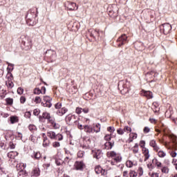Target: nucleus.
<instances>
[{"mask_svg":"<svg viewBox=\"0 0 177 177\" xmlns=\"http://www.w3.org/2000/svg\"><path fill=\"white\" fill-rule=\"evenodd\" d=\"M118 89L122 95H127L129 92V87L127 84V82L122 80L118 83Z\"/></svg>","mask_w":177,"mask_h":177,"instance_id":"obj_1","label":"nucleus"},{"mask_svg":"<svg viewBox=\"0 0 177 177\" xmlns=\"http://www.w3.org/2000/svg\"><path fill=\"white\" fill-rule=\"evenodd\" d=\"M171 30H172V26H171V24L168 23L163 24L160 26V31L162 34H165V35H167V34H169Z\"/></svg>","mask_w":177,"mask_h":177,"instance_id":"obj_2","label":"nucleus"},{"mask_svg":"<svg viewBox=\"0 0 177 177\" xmlns=\"http://www.w3.org/2000/svg\"><path fill=\"white\" fill-rule=\"evenodd\" d=\"M21 44L26 49H30V48L32 46V41L31 39L25 35H22L21 37Z\"/></svg>","mask_w":177,"mask_h":177,"instance_id":"obj_3","label":"nucleus"},{"mask_svg":"<svg viewBox=\"0 0 177 177\" xmlns=\"http://www.w3.org/2000/svg\"><path fill=\"white\" fill-rule=\"evenodd\" d=\"M7 80L6 81V85L7 86V88H8L9 89H12V88H13V86H15V84H13V75L12 74V73L8 72L7 74Z\"/></svg>","mask_w":177,"mask_h":177,"instance_id":"obj_4","label":"nucleus"},{"mask_svg":"<svg viewBox=\"0 0 177 177\" xmlns=\"http://www.w3.org/2000/svg\"><path fill=\"white\" fill-rule=\"evenodd\" d=\"M118 46L120 48L122 46V45H125L128 42V37L127 35H122L117 40Z\"/></svg>","mask_w":177,"mask_h":177,"instance_id":"obj_5","label":"nucleus"},{"mask_svg":"<svg viewBox=\"0 0 177 177\" xmlns=\"http://www.w3.org/2000/svg\"><path fill=\"white\" fill-rule=\"evenodd\" d=\"M95 172L97 175H102V176H106L107 175V171L103 169L100 165H97L95 167Z\"/></svg>","mask_w":177,"mask_h":177,"instance_id":"obj_6","label":"nucleus"},{"mask_svg":"<svg viewBox=\"0 0 177 177\" xmlns=\"http://www.w3.org/2000/svg\"><path fill=\"white\" fill-rule=\"evenodd\" d=\"M65 8H66L68 10H77V9H78L77 3L70 1L65 2Z\"/></svg>","mask_w":177,"mask_h":177,"instance_id":"obj_7","label":"nucleus"},{"mask_svg":"<svg viewBox=\"0 0 177 177\" xmlns=\"http://www.w3.org/2000/svg\"><path fill=\"white\" fill-rule=\"evenodd\" d=\"M74 167L76 171H84L85 163H84L82 161H76L74 164Z\"/></svg>","mask_w":177,"mask_h":177,"instance_id":"obj_8","label":"nucleus"},{"mask_svg":"<svg viewBox=\"0 0 177 177\" xmlns=\"http://www.w3.org/2000/svg\"><path fill=\"white\" fill-rule=\"evenodd\" d=\"M54 118L50 116V113L48 112H44L42 115L39 117V121H42L43 120H48V122L49 123V121L50 120L53 119Z\"/></svg>","mask_w":177,"mask_h":177,"instance_id":"obj_9","label":"nucleus"},{"mask_svg":"<svg viewBox=\"0 0 177 177\" xmlns=\"http://www.w3.org/2000/svg\"><path fill=\"white\" fill-rule=\"evenodd\" d=\"M46 55L47 57H50L51 60H55V59H56V51L53 50H48L46 52Z\"/></svg>","mask_w":177,"mask_h":177,"instance_id":"obj_10","label":"nucleus"},{"mask_svg":"<svg viewBox=\"0 0 177 177\" xmlns=\"http://www.w3.org/2000/svg\"><path fill=\"white\" fill-rule=\"evenodd\" d=\"M142 154L144 156V161L146 162L149 158H150V151H149V149L146 147H143L142 149Z\"/></svg>","mask_w":177,"mask_h":177,"instance_id":"obj_11","label":"nucleus"},{"mask_svg":"<svg viewBox=\"0 0 177 177\" xmlns=\"http://www.w3.org/2000/svg\"><path fill=\"white\" fill-rule=\"evenodd\" d=\"M149 146L153 148L154 151H158L160 150V147L157 145L155 140H151L149 142Z\"/></svg>","mask_w":177,"mask_h":177,"instance_id":"obj_12","label":"nucleus"},{"mask_svg":"<svg viewBox=\"0 0 177 177\" xmlns=\"http://www.w3.org/2000/svg\"><path fill=\"white\" fill-rule=\"evenodd\" d=\"M48 124H50L54 129H59L60 128V124L56 122V119H55V118H53L52 120H49Z\"/></svg>","mask_w":177,"mask_h":177,"instance_id":"obj_13","label":"nucleus"},{"mask_svg":"<svg viewBox=\"0 0 177 177\" xmlns=\"http://www.w3.org/2000/svg\"><path fill=\"white\" fill-rule=\"evenodd\" d=\"M35 18H34L33 17H32L31 18H30V15H27L26 17V23L28 24V26H35V24H37V22H35Z\"/></svg>","mask_w":177,"mask_h":177,"instance_id":"obj_14","label":"nucleus"},{"mask_svg":"<svg viewBox=\"0 0 177 177\" xmlns=\"http://www.w3.org/2000/svg\"><path fill=\"white\" fill-rule=\"evenodd\" d=\"M114 146V141H108L104 144V149L106 150H111Z\"/></svg>","mask_w":177,"mask_h":177,"instance_id":"obj_15","label":"nucleus"},{"mask_svg":"<svg viewBox=\"0 0 177 177\" xmlns=\"http://www.w3.org/2000/svg\"><path fill=\"white\" fill-rule=\"evenodd\" d=\"M40 174H41V171H39V168L38 167H34L31 172L32 176H34V177L39 176Z\"/></svg>","mask_w":177,"mask_h":177,"instance_id":"obj_16","label":"nucleus"},{"mask_svg":"<svg viewBox=\"0 0 177 177\" xmlns=\"http://www.w3.org/2000/svg\"><path fill=\"white\" fill-rule=\"evenodd\" d=\"M68 111L67 108L64 107L62 109H59L57 111V115H59V117H62V115H64Z\"/></svg>","mask_w":177,"mask_h":177,"instance_id":"obj_17","label":"nucleus"},{"mask_svg":"<svg viewBox=\"0 0 177 177\" xmlns=\"http://www.w3.org/2000/svg\"><path fill=\"white\" fill-rule=\"evenodd\" d=\"M142 94L143 96H145L147 99H153V93H151V91H142Z\"/></svg>","mask_w":177,"mask_h":177,"instance_id":"obj_18","label":"nucleus"},{"mask_svg":"<svg viewBox=\"0 0 177 177\" xmlns=\"http://www.w3.org/2000/svg\"><path fill=\"white\" fill-rule=\"evenodd\" d=\"M90 35L91 37H93V38H97L100 37V32L97 29L93 30H91Z\"/></svg>","mask_w":177,"mask_h":177,"instance_id":"obj_19","label":"nucleus"},{"mask_svg":"<svg viewBox=\"0 0 177 177\" xmlns=\"http://www.w3.org/2000/svg\"><path fill=\"white\" fill-rule=\"evenodd\" d=\"M138 138V134L135 133H131L129 134V138L128 139V143H131V142H133L135 139Z\"/></svg>","mask_w":177,"mask_h":177,"instance_id":"obj_20","label":"nucleus"},{"mask_svg":"<svg viewBox=\"0 0 177 177\" xmlns=\"http://www.w3.org/2000/svg\"><path fill=\"white\" fill-rule=\"evenodd\" d=\"M84 132H86V133H93V128L89 125H84Z\"/></svg>","mask_w":177,"mask_h":177,"instance_id":"obj_21","label":"nucleus"},{"mask_svg":"<svg viewBox=\"0 0 177 177\" xmlns=\"http://www.w3.org/2000/svg\"><path fill=\"white\" fill-rule=\"evenodd\" d=\"M152 162H155V165L157 167L158 169H160V168L162 167V163L161 162L158 161L157 158H153L152 160Z\"/></svg>","mask_w":177,"mask_h":177,"instance_id":"obj_22","label":"nucleus"},{"mask_svg":"<svg viewBox=\"0 0 177 177\" xmlns=\"http://www.w3.org/2000/svg\"><path fill=\"white\" fill-rule=\"evenodd\" d=\"M47 136L48 138H50V139L55 140V139L56 138V133L55 131H48Z\"/></svg>","mask_w":177,"mask_h":177,"instance_id":"obj_23","label":"nucleus"},{"mask_svg":"<svg viewBox=\"0 0 177 177\" xmlns=\"http://www.w3.org/2000/svg\"><path fill=\"white\" fill-rule=\"evenodd\" d=\"M8 158H15V157H17L19 156V153L17 151H10L7 154Z\"/></svg>","mask_w":177,"mask_h":177,"instance_id":"obj_24","label":"nucleus"},{"mask_svg":"<svg viewBox=\"0 0 177 177\" xmlns=\"http://www.w3.org/2000/svg\"><path fill=\"white\" fill-rule=\"evenodd\" d=\"M103 156V153H102V151L100 150L95 151L93 154L94 158H96L97 160H99V158H102Z\"/></svg>","mask_w":177,"mask_h":177,"instance_id":"obj_25","label":"nucleus"},{"mask_svg":"<svg viewBox=\"0 0 177 177\" xmlns=\"http://www.w3.org/2000/svg\"><path fill=\"white\" fill-rule=\"evenodd\" d=\"M109 16L115 19V17H117V16H118V11H114L113 10H111L109 11Z\"/></svg>","mask_w":177,"mask_h":177,"instance_id":"obj_26","label":"nucleus"},{"mask_svg":"<svg viewBox=\"0 0 177 177\" xmlns=\"http://www.w3.org/2000/svg\"><path fill=\"white\" fill-rule=\"evenodd\" d=\"M32 158L34 160H39L41 158V153L39 151L34 152L32 155H31Z\"/></svg>","mask_w":177,"mask_h":177,"instance_id":"obj_27","label":"nucleus"},{"mask_svg":"<svg viewBox=\"0 0 177 177\" xmlns=\"http://www.w3.org/2000/svg\"><path fill=\"white\" fill-rule=\"evenodd\" d=\"M74 120H75V115H68L66 117V122H73V121H74Z\"/></svg>","mask_w":177,"mask_h":177,"instance_id":"obj_28","label":"nucleus"},{"mask_svg":"<svg viewBox=\"0 0 177 177\" xmlns=\"http://www.w3.org/2000/svg\"><path fill=\"white\" fill-rule=\"evenodd\" d=\"M113 160L115 161V162H116V164H118V162H121L122 160V157H121L120 154L118 153V155H116V156H115Z\"/></svg>","mask_w":177,"mask_h":177,"instance_id":"obj_29","label":"nucleus"},{"mask_svg":"<svg viewBox=\"0 0 177 177\" xmlns=\"http://www.w3.org/2000/svg\"><path fill=\"white\" fill-rule=\"evenodd\" d=\"M50 145V141H49V139H48V137H44V139L43 140V146L44 147H48Z\"/></svg>","mask_w":177,"mask_h":177,"instance_id":"obj_30","label":"nucleus"},{"mask_svg":"<svg viewBox=\"0 0 177 177\" xmlns=\"http://www.w3.org/2000/svg\"><path fill=\"white\" fill-rule=\"evenodd\" d=\"M27 176V171L24 170V169H21L18 173V177H26Z\"/></svg>","mask_w":177,"mask_h":177,"instance_id":"obj_31","label":"nucleus"},{"mask_svg":"<svg viewBox=\"0 0 177 177\" xmlns=\"http://www.w3.org/2000/svg\"><path fill=\"white\" fill-rule=\"evenodd\" d=\"M93 132H95V133L100 132V124L98 123L93 127Z\"/></svg>","mask_w":177,"mask_h":177,"instance_id":"obj_32","label":"nucleus"},{"mask_svg":"<svg viewBox=\"0 0 177 177\" xmlns=\"http://www.w3.org/2000/svg\"><path fill=\"white\" fill-rule=\"evenodd\" d=\"M156 152L158 153V157H160V158H164V157L167 156V153H165L162 150H159L158 151Z\"/></svg>","mask_w":177,"mask_h":177,"instance_id":"obj_33","label":"nucleus"},{"mask_svg":"<svg viewBox=\"0 0 177 177\" xmlns=\"http://www.w3.org/2000/svg\"><path fill=\"white\" fill-rule=\"evenodd\" d=\"M41 106H43V107H48V109H50V107H52V102H41Z\"/></svg>","mask_w":177,"mask_h":177,"instance_id":"obj_34","label":"nucleus"},{"mask_svg":"<svg viewBox=\"0 0 177 177\" xmlns=\"http://www.w3.org/2000/svg\"><path fill=\"white\" fill-rule=\"evenodd\" d=\"M10 122L11 124H15V122H19V118H17V116H11Z\"/></svg>","mask_w":177,"mask_h":177,"instance_id":"obj_35","label":"nucleus"},{"mask_svg":"<svg viewBox=\"0 0 177 177\" xmlns=\"http://www.w3.org/2000/svg\"><path fill=\"white\" fill-rule=\"evenodd\" d=\"M118 153H115V151H112L107 153V156H109L111 158H115Z\"/></svg>","mask_w":177,"mask_h":177,"instance_id":"obj_36","label":"nucleus"},{"mask_svg":"<svg viewBox=\"0 0 177 177\" xmlns=\"http://www.w3.org/2000/svg\"><path fill=\"white\" fill-rule=\"evenodd\" d=\"M129 177H138V173L133 170H131L129 173Z\"/></svg>","mask_w":177,"mask_h":177,"instance_id":"obj_37","label":"nucleus"},{"mask_svg":"<svg viewBox=\"0 0 177 177\" xmlns=\"http://www.w3.org/2000/svg\"><path fill=\"white\" fill-rule=\"evenodd\" d=\"M133 165H135V164L131 160H127L126 162V166L128 168H132L133 167Z\"/></svg>","mask_w":177,"mask_h":177,"instance_id":"obj_38","label":"nucleus"},{"mask_svg":"<svg viewBox=\"0 0 177 177\" xmlns=\"http://www.w3.org/2000/svg\"><path fill=\"white\" fill-rule=\"evenodd\" d=\"M84 156H85V151L80 150L77 152L78 158H83Z\"/></svg>","mask_w":177,"mask_h":177,"instance_id":"obj_39","label":"nucleus"},{"mask_svg":"<svg viewBox=\"0 0 177 177\" xmlns=\"http://www.w3.org/2000/svg\"><path fill=\"white\" fill-rule=\"evenodd\" d=\"M55 140H63V135L60 133L55 134Z\"/></svg>","mask_w":177,"mask_h":177,"instance_id":"obj_40","label":"nucleus"},{"mask_svg":"<svg viewBox=\"0 0 177 177\" xmlns=\"http://www.w3.org/2000/svg\"><path fill=\"white\" fill-rule=\"evenodd\" d=\"M28 129L30 131V132H34V131H36L37 127H35L34 124H30L28 126Z\"/></svg>","mask_w":177,"mask_h":177,"instance_id":"obj_41","label":"nucleus"},{"mask_svg":"<svg viewBox=\"0 0 177 177\" xmlns=\"http://www.w3.org/2000/svg\"><path fill=\"white\" fill-rule=\"evenodd\" d=\"M161 171L162 174H168V172H169V169H168L167 167H162Z\"/></svg>","mask_w":177,"mask_h":177,"instance_id":"obj_42","label":"nucleus"},{"mask_svg":"<svg viewBox=\"0 0 177 177\" xmlns=\"http://www.w3.org/2000/svg\"><path fill=\"white\" fill-rule=\"evenodd\" d=\"M44 102H52V98L50 96L45 95L43 97Z\"/></svg>","mask_w":177,"mask_h":177,"instance_id":"obj_43","label":"nucleus"},{"mask_svg":"<svg viewBox=\"0 0 177 177\" xmlns=\"http://www.w3.org/2000/svg\"><path fill=\"white\" fill-rule=\"evenodd\" d=\"M41 102H42L41 97H39V96L35 97V103H36L37 104H39V103H41Z\"/></svg>","mask_w":177,"mask_h":177,"instance_id":"obj_44","label":"nucleus"},{"mask_svg":"<svg viewBox=\"0 0 177 177\" xmlns=\"http://www.w3.org/2000/svg\"><path fill=\"white\" fill-rule=\"evenodd\" d=\"M33 93H35V95H39V94L42 93V90H41L39 88H35L33 90Z\"/></svg>","mask_w":177,"mask_h":177,"instance_id":"obj_45","label":"nucleus"},{"mask_svg":"<svg viewBox=\"0 0 177 177\" xmlns=\"http://www.w3.org/2000/svg\"><path fill=\"white\" fill-rule=\"evenodd\" d=\"M82 149L84 150H88L92 147V145H87L86 143H84L83 145H82Z\"/></svg>","mask_w":177,"mask_h":177,"instance_id":"obj_46","label":"nucleus"},{"mask_svg":"<svg viewBox=\"0 0 177 177\" xmlns=\"http://www.w3.org/2000/svg\"><path fill=\"white\" fill-rule=\"evenodd\" d=\"M104 140H106V142H110V140H111V134H106L104 136Z\"/></svg>","mask_w":177,"mask_h":177,"instance_id":"obj_47","label":"nucleus"},{"mask_svg":"<svg viewBox=\"0 0 177 177\" xmlns=\"http://www.w3.org/2000/svg\"><path fill=\"white\" fill-rule=\"evenodd\" d=\"M123 130L124 131V132H127V133H129V132L132 131V129H131V127L128 126H125Z\"/></svg>","mask_w":177,"mask_h":177,"instance_id":"obj_48","label":"nucleus"},{"mask_svg":"<svg viewBox=\"0 0 177 177\" xmlns=\"http://www.w3.org/2000/svg\"><path fill=\"white\" fill-rule=\"evenodd\" d=\"M41 113V110L39 109H34L33 114L34 115H39V113Z\"/></svg>","mask_w":177,"mask_h":177,"instance_id":"obj_49","label":"nucleus"},{"mask_svg":"<svg viewBox=\"0 0 177 177\" xmlns=\"http://www.w3.org/2000/svg\"><path fill=\"white\" fill-rule=\"evenodd\" d=\"M55 109H57V110L62 109V102H57V104H55Z\"/></svg>","mask_w":177,"mask_h":177,"instance_id":"obj_50","label":"nucleus"},{"mask_svg":"<svg viewBox=\"0 0 177 177\" xmlns=\"http://www.w3.org/2000/svg\"><path fill=\"white\" fill-rule=\"evenodd\" d=\"M6 103H7V104H10V105L13 104V99L7 98L6 99Z\"/></svg>","mask_w":177,"mask_h":177,"instance_id":"obj_51","label":"nucleus"},{"mask_svg":"<svg viewBox=\"0 0 177 177\" xmlns=\"http://www.w3.org/2000/svg\"><path fill=\"white\" fill-rule=\"evenodd\" d=\"M24 92V90L21 87H19L17 88V93L19 95H23V93Z\"/></svg>","mask_w":177,"mask_h":177,"instance_id":"obj_52","label":"nucleus"},{"mask_svg":"<svg viewBox=\"0 0 177 177\" xmlns=\"http://www.w3.org/2000/svg\"><path fill=\"white\" fill-rule=\"evenodd\" d=\"M139 176H142L143 175V168L139 167L138 169Z\"/></svg>","mask_w":177,"mask_h":177,"instance_id":"obj_53","label":"nucleus"},{"mask_svg":"<svg viewBox=\"0 0 177 177\" xmlns=\"http://www.w3.org/2000/svg\"><path fill=\"white\" fill-rule=\"evenodd\" d=\"M117 132H118V135H124L125 131L122 129H118L117 130Z\"/></svg>","mask_w":177,"mask_h":177,"instance_id":"obj_54","label":"nucleus"},{"mask_svg":"<svg viewBox=\"0 0 177 177\" xmlns=\"http://www.w3.org/2000/svg\"><path fill=\"white\" fill-rule=\"evenodd\" d=\"M75 113L77 114H81V113H82V108H80V107L76 108Z\"/></svg>","mask_w":177,"mask_h":177,"instance_id":"obj_55","label":"nucleus"},{"mask_svg":"<svg viewBox=\"0 0 177 177\" xmlns=\"http://www.w3.org/2000/svg\"><path fill=\"white\" fill-rule=\"evenodd\" d=\"M143 132L144 133H149V132H150V129L149 127H145L143 129Z\"/></svg>","mask_w":177,"mask_h":177,"instance_id":"obj_56","label":"nucleus"},{"mask_svg":"<svg viewBox=\"0 0 177 177\" xmlns=\"http://www.w3.org/2000/svg\"><path fill=\"white\" fill-rule=\"evenodd\" d=\"M20 103H21L22 104H24V103H26V97L21 96L20 97Z\"/></svg>","mask_w":177,"mask_h":177,"instance_id":"obj_57","label":"nucleus"},{"mask_svg":"<svg viewBox=\"0 0 177 177\" xmlns=\"http://www.w3.org/2000/svg\"><path fill=\"white\" fill-rule=\"evenodd\" d=\"M82 112L84 113V114H88L89 113V108L82 109Z\"/></svg>","mask_w":177,"mask_h":177,"instance_id":"obj_58","label":"nucleus"},{"mask_svg":"<svg viewBox=\"0 0 177 177\" xmlns=\"http://www.w3.org/2000/svg\"><path fill=\"white\" fill-rule=\"evenodd\" d=\"M107 131L109 132H111V133L112 132H114V131H115V129H114V127H109L107 128Z\"/></svg>","mask_w":177,"mask_h":177,"instance_id":"obj_59","label":"nucleus"},{"mask_svg":"<svg viewBox=\"0 0 177 177\" xmlns=\"http://www.w3.org/2000/svg\"><path fill=\"white\" fill-rule=\"evenodd\" d=\"M0 147L1 149H3V150H5L6 149V144H4L2 142H0Z\"/></svg>","mask_w":177,"mask_h":177,"instance_id":"obj_60","label":"nucleus"},{"mask_svg":"<svg viewBox=\"0 0 177 177\" xmlns=\"http://www.w3.org/2000/svg\"><path fill=\"white\" fill-rule=\"evenodd\" d=\"M53 146L54 147H60V142H55L53 143Z\"/></svg>","mask_w":177,"mask_h":177,"instance_id":"obj_61","label":"nucleus"},{"mask_svg":"<svg viewBox=\"0 0 177 177\" xmlns=\"http://www.w3.org/2000/svg\"><path fill=\"white\" fill-rule=\"evenodd\" d=\"M25 117L26 118H31V112H26L25 113Z\"/></svg>","mask_w":177,"mask_h":177,"instance_id":"obj_62","label":"nucleus"},{"mask_svg":"<svg viewBox=\"0 0 177 177\" xmlns=\"http://www.w3.org/2000/svg\"><path fill=\"white\" fill-rule=\"evenodd\" d=\"M170 156H171V157H172L173 158H174V157H176L177 153H176V152H175V151H171L170 152Z\"/></svg>","mask_w":177,"mask_h":177,"instance_id":"obj_63","label":"nucleus"},{"mask_svg":"<svg viewBox=\"0 0 177 177\" xmlns=\"http://www.w3.org/2000/svg\"><path fill=\"white\" fill-rule=\"evenodd\" d=\"M77 128L78 129H80V131H82V129H84V125L80 124V123H77Z\"/></svg>","mask_w":177,"mask_h":177,"instance_id":"obj_64","label":"nucleus"}]
</instances>
